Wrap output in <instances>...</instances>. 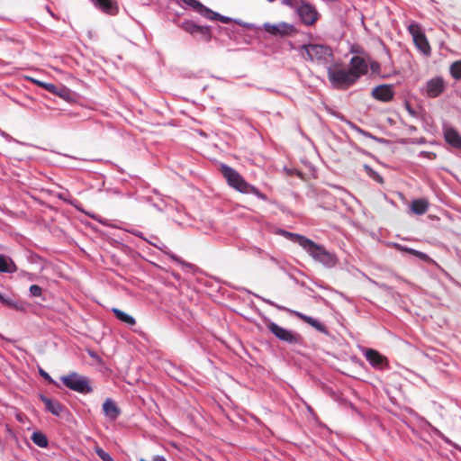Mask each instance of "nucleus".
<instances>
[{
    "label": "nucleus",
    "instance_id": "1",
    "mask_svg": "<svg viewBox=\"0 0 461 461\" xmlns=\"http://www.w3.org/2000/svg\"><path fill=\"white\" fill-rule=\"evenodd\" d=\"M285 234L292 241L299 244L314 260L328 267H333L337 264L336 256L323 246L300 234L291 232H285Z\"/></svg>",
    "mask_w": 461,
    "mask_h": 461
},
{
    "label": "nucleus",
    "instance_id": "2",
    "mask_svg": "<svg viewBox=\"0 0 461 461\" xmlns=\"http://www.w3.org/2000/svg\"><path fill=\"white\" fill-rule=\"evenodd\" d=\"M221 171L223 176L227 179L228 184L243 194H253L257 195L259 199L267 201V196L261 193L257 187L247 183L244 178L233 168L222 165Z\"/></svg>",
    "mask_w": 461,
    "mask_h": 461
},
{
    "label": "nucleus",
    "instance_id": "3",
    "mask_svg": "<svg viewBox=\"0 0 461 461\" xmlns=\"http://www.w3.org/2000/svg\"><path fill=\"white\" fill-rule=\"evenodd\" d=\"M302 57L318 64H328L333 59L330 47L323 44H305L301 47Z\"/></svg>",
    "mask_w": 461,
    "mask_h": 461
},
{
    "label": "nucleus",
    "instance_id": "4",
    "mask_svg": "<svg viewBox=\"0 0 461 461\" xmlns=\"http://www.w3.org/2000/svg\"><path fill=\"white\" fill-rule=\"evenodd\" d=\"M328 78L336 88L347 89L357 81L354 75L341 63H335L328 68Z\"/></svg>",
    "mask_w": 461,
    "mask_h": 461
},
{
    "label": "nucleus",
    "instance_id": "5",
    "mask_svg": "<svg viewBox=\"0 0 461 461\" xmlns=\"http://www.w3.org/2000/svg\"><path fill=\"white\" fill-rule=\"evenodd\" d=\"M408 32L411 35L416 48L424 55L429 56L431 48L421 27L418 23H413L408 26Z\"/></svg>",
    "mask_w": 461,
    "mask_h": 461
},
{
    "label": "nucleus",
    "instance_id": "6",
    "mask_svg": "<svg viewBox=\"0 0 461 461\" xmlns=\"http://www.w3.org/2000/svg\"><path fill=\"white\" fill-rule=\"evenodd\" d=\"M296 12L302 23L307 26L315 24L321 16L316 7L306 0L300 1Z\"/></svg>",
    "mask_w": 461,
    "mask_h": 461
},
{
    "label": "nucleus",
    "instance_id": "7",
    "mask_svg": "<svg viewBox=\"0 0 461 461\" xmlns=\"http://www.w3.org/2000/svg\"><path fill=\"white\" fill-rule=\"evenodd\" d=\"M267 327L277 339L289 344H298L302 339L299 334L288 330L275 322L269 321L267 323Z\"/></svg>",
    "mask_w": 461,
    "mask_h": 461
},
{
    "label": "nucleus",
    "instance_id": "8",
    "mask_svg": "<svg viewBox=\"0 0 461 461\" xmlns=\"http://www.w3.org/2000/svg\"><path fill=\"white\" fill-rule=\"evenodd\" d=\"M61 380L67 387L73 391L84 393L86 389V381L83 376H80L76 373L63 376Z\"/></svg>",
    "mask_w": 461,
    "mask_h": 461
},
{
    "label": "nucleus",
    "instance_id": "9",
    "mask_svg": "<svg viewBox=\"0 0 461 461\" xmlns=\"http://www.w3.org/2000/svg\"><path fill=\"white\" fill-rule=\"evenodd\" d=\"M348 68L350 72L355 76V80L357 81L361 76L367 73L368 63L364 58L354 56L350 59V67Z\"/></svg>",
    "mask_w": 461,
    "mask_h": 461
},
{
    "label": "nucleus",
    "instance_id": "10",
    "mask_svg": "<svg viewBox=\"0 0 461 461\" xmlns=\"http://www.w3.org/2000/svg\"><path fill=\"white\" fill-rule=\"evenodd\" d=\"M264 29L267 32L275 36L290 35L294 31V26L286 23H280L278 24L267 23L264 24Z\"/></svg>",
    "mask_w": 461,
    "mask_h": 461
},
{
    "label": "nucleus",
    "instance_id": "11",
    "mask_svg": "<svg viewBox=\"0 0 461 461\" xmlns=\"http://www.w3.org/2000/svg\"><path fill=\"white\" fill-rule=\"evenodd\" d=\"M371 95L378 101L389 102L393 99L394 91L392 85H380L372 90Z\"/></svg>",
    "mask_w": 461,
    "mask_h": 461
},
{
    "label": "nucleus",
    "instance_id": "12",
    "mask_svg": "<svg viewBox=\"0 0 461 461\" xmlns=\"http://www.w3.org/2000/svg\"><path fill=\"white\" fill-rule=\"evenodd\" d=\"M365 357L373 367L384 368L388 366L387 358L375 349H366L365 352Z\"/></svg>",
    "mask_w": 461,
    "mask_h": 461
},
{
    "label": "nucleus",
    "instance_id": "13",
    "mask_svg": "<svg viewBox=\"0 0 461 461\" xmlns=\"http://www.w3.org/2000/svg\"><path fill=\"white\" fill-rule=\"evenodd\" d=\"M445 90V82L442 77H434L426 84V94L430 98H436Z\"/></svg>",
    "mask_w": 461,
    "mask_h": 461
},
{
    "label": "nucleus",
    "instance_id": "14",
    "mask_svg": "<svg viewBox=\"0 0 461 461\" xmlns=\"http://www.w3.org/2000/svg\"><path fill=\"white\" fill-rule=\"evenodd\" d=\"M94 5L103 13L114 15L118 13V5L116 0H91Z\"/></svg>",
    "mask_w": 461,
    "mask_h": 461
},
{
    "label": "nucleus",
    "instance_id": "15",
    "mask_svg": "<svg viewBox=\"0 0 461 461\" xmlns=\"http://www.w3.org/2000/svg\"><path fill=\"white\" fill-rule=\"evenodd\" d=\"M291 313L294 314V316H296L297 318H299L300 320H302L303 321H304L305 323L309 324L310 326H312L318 331H320L323 334H328V330H327L326 326L324 324H322L321 322H320L318 320H316L312 317H310L308 315H305L297 311H291Z\"/></svg>",
    "mask_w": 461,
    "mask_h": 461
},
{
    "label": "nucleus",
    "instance_id": "16",
    "mask_svg": "<svg viewBox=\"0 0 461 461\" xmlns=\"http://www.w3.org/2000/svg\"><path fill=\"white\" fill-rule=\"evenodd\" d=\"M445 140L453 148L461 149V136L456 130L451 127L444 129Z\"/></svg>",
    "mask_w": 461,
    "mask_h": 461
},
{
    "label": "nucleus",
    "instance_id": "17",
    "mask_svg": "<svg viewBox=\"0 0 461 461\" xmlns=\"http://www.w3.org/2000/svg\"><path fill=\"white\" fill-rule=\"evenodd\" d=\"M103 411L106 417L115 420L120 415V409L112 399H106L103 404Z\"/></svg>",
    "mask_w": 461,
    "mask_h": 461
},
{
    "label": "nucleus",
    "instance_id": "18",
    "mask_svg": "<svg viewBox=\"0 0 461 461\" xmlns=\"http://www.w3.org/2000/svg\"><path fill=\"white\" fill-rule=\"evenodd\" d=\"M44 89L59 96L60 98H62L64 100L69 99L70 93H69L68 89L66 88L65 86H57L53 84L46 83V85L44 86Z\"/></svg>",
    "mask_w": 461,
    "mask_h": 461
},
{
    "label": "nucleus",
    "instance_id": "19",
    "mask_svg": "<svg viewBox=\"0 0 461 461\" xmlns=\"http://www.w3.org/2000/svg\"><path fill=\"white\" fill-rule=\"evenodd\" d=\"M17 271V267L14 262L4 255H0V272L14 273Z\"/></svg>",
    "mask_w": 461,
    "mask_h": 461
},
{
    "label": "nucleus",
    "instance_id": "20",
    "mask_svg": "<svg viewBox=\"0 0 461 461\" xmlns=\"http://www.w3.org/2000/svg\"><path fill=\"white\" fill-rule=\"evenodd\" d=\"M411 211L418 215L424 214L429 208V202L425 199H417L411 203Z\"/></svg>",
    "mask_w": 461,
    "mask_h": 461
},
{
    "label": "nucleus",
    "instance_id": "21",
    "mask_svg": "<svg viewBox=\"0 0 461 461\" xmlns=\"http://www.w3.org/2000/svg\"><path fill=\"white\" fill-rule=\"evenodd\" d=\"M203 16L209 20H219L223 23H230L232 21L231 18L221 15L220 14L215 13L207 7L203 10Z\"/></svg>",
    "mask_w": 461,
    "mask_h": 461
},
{
    "label": "nucleus",
    "instance_id": "22",
    "mask_svg": "<svg viewBox=\"0 0 461 461\" xmlns=\"http://www.w3.org/2000/svg\"><path fill=\"white\" fill-rule=\"evenodd\" d=\"M113 312L114 315L116 316V318L118 320H120L121 321H122L130 326H132L136 323L135 319L132 316L129 315L128 313L124 312L123 311L117 309V308H113Z\"/></svg>",
    "mask_w": 461,
    "mask_h": 461
},
{
    "label": "nucleus",
    "instance_id": "23",
    "mask_svg": "<svg viewBox=\"0 0 461 461\" xmlns=\"http://www.w3.org/2000/svg\"><path fill=\"white\" fill-rule=\"evenodd\" d=\"M32 442L40 447H47L49 445L48 438L41 431H35L32 435Z\"/></svg>",
    "mask_w": 461,
    "mask_h": 461
},
{
    "label": "nucleus",
    "instance_id": "24",
    "mask_svg": "<svg viewBox=\"0 0 461 461\" xmlns=\"http://www.w3.org/2000/svg\"><path fill=\"white\" fill-rule=\"evenodd\" d=\"M42 402H44L46 408L54 415H59L62 407L59 402H54L50 399L46 397H41Z\"/></svg>",
    "mask_w": 461,
    "mask_h": 461
},
{
    "label": "nucleus",
    "instance_id": "25",
    "mask_svg": "<svg viewBox=\"0 0 461 461\" xmlns=\"http://www.w3.org/2000/svg\"><path fill=\"white\" fill-rule=\"evenodd\" d=\"M93 443H94L93 447H94L95 452L103 461H113V457L106 451H104L101 447H99L95 440H93Z\"/></svg>",
    "mask_w": 461,
    "mask_h": 461
},
{
    "label": "nucleus",
    "instance_id": "26",
    "mask_svg": "<svg viewBox=\"0 0 461 461\" xmlns=\"http://www.w3.org/2000/svg\"><path fill=\"white\" fill-rule=\"evenodd\" d=\"M180 27L187 33L194 35L198 32V29L200 26L194 23L193 22L186 21V22L182 23Z\"/></svg>",
    "mask_w": 461,
    "mask_h": 461
},
{
    "label": "nucleus",
    "instance_id": "27",
    "mask_svg": "<svg viewBox=\"0 0 461 461\" xmlns=\"http://www.w3.org/2000/svg\"><path fill=\"white\" fill-rule=\"evenodd\" d=\"M399 249L404 252L410 253V254L419 258L420 259H422V260L429 259V256L421 251H419V250H416V249H413L411 248L401 247V246H399Z\"/></svg>",
    "mask_w": 461,
    "mask_h": 461
},
{
    "label": "nucleus",
    "instance_id": "28",
    "mask_svg": "<svg viewBox=\"0 0 461 461\" xmlns=\"http://www.w3.org/2000/svg\"><path fill=\"white\" fill-rule=\"evenodd\" d=\"M185 4L193 7L195 11H197L201 15L203 14V10L206 9L202 3L197 0H182Z\"/></svg>",
    "mask_w": 461,
    "mask_h": 461
},
{
    "label": "nucleus",
    "instance_id": "29",
    "mask_svg": "<svg viewBox=\"0 0 461 461\" xmlns=\"http://www.w3.org/2000/svg\"><path fill=\"white\" fill-rule=\"evenodd\" d=\"M450 74L455 79H461V60L456 61L451 65Z\"/></svg>",
    "mask_w": 461,
    "mask_h": 461
},
{
    "label": "nucleus",
    "instance_id": "30",
    "mask_svg": "<svg viewBox=\"0 0 461 461\" xmlns=\"http://www.w3.org/2000/svg\"><path fill=\"white\" fill-rule=\"evenodd\" d=\"M364 169L366 172V174L371 178H373L375 181H376V182H378L380 184L384 183L383 177L376 171H375L371 167H369L368 165H365L364 166Z\"/></svg>",
    "mask_w": 461,
    "mask_h": 461
},
{
    "label": "nucleus",
    "instance_id": "31",
    "mask_svg": "<svg viewBox=\"0 0 461 461\" xmlns=\"http://www.w3.org/2000/svg\"><path fill=\"white\" fill-rule=\"evenodd\" d=\"M196 34H198L204 41H209L212 37L210 29L206 26H200Z\"/></svg>",
    "mask_w": 461,
    "mask_h": 461
},
{
    "label": "nucleus",
    "instance_id": "32",
    "mask_svg": "<svg viewBox=\"0 0 461 461\" xmlns=\"http://www.w3.org/2000/svg\"><path fill=\"white\" fill-rule=\"evenodd\" d=\"M88 355L93 359V363L99 366V370L103 371V369L104 368V364L103 362V359L96 353L90 351V350H88Z\"/></svg>",
    "mask_w": 461,
    "mask_h": 461
},
{
    "label": "nucleus",
    "instance_id": "33",
    "mask_svg": "<svg viewBox=\"0 0 461 461\" xmlns=\"http://www.w3.org/2000/svg\"><path fill=\"white\" fill-rule=\"evenodd\" d=\"M368 66L373 73L378 74L381 69L380 64L375 60L368 59Z\"/></svg>",
    "mask_w": 461,
    "mask_h": 461
},
{
    "label": "nucleus",
    "instance_id": "34",
    "mask_svg": "<svg viewBox=\"0 0 461 461\" xmlns=\"http://www.w3.org/2000/svg\"><path fill=\"white\" fill-rule=\"evenodd\" d=\"M0 301L9 306V307H12V308H14V309H19V307L10 299H7L5 298L3 294H0Z\"/></svg>",
    "mask_w": 461,
    "mask_h": 461
},
{
    "label": "nucleus",
    "instance_id": "35",
    "mask_svg": "<svg viewBox=\"0 0 461 461\" xmlns=\"http://www.w3.org/2000/svg\"><path fill=\"white\" fill-rule=\"evenodd\" d=\"M282 4L291 8H297V6L300 5V2L297 0H282Z\"/></svg>",
    "mask_w": 461,
    "mask_h": 461
},
{
    "label": "nucleus",
    "instance_id": "36",
    "mask_svg": "<svg viewBox=\"0 0 461 461\" xmlns=\"http://www.w3.org/2000/svg\"><path fill=\"white\" fill-rule=\"evenodd\" d=\"M30 292L33 296H40L41 294V288L36 285L30 287Z\"/></svg>",
    "mask_w": 461,
    "mask_h": 461
},
{
    "label": "nucleus",
    "instance_id": "37",
    "mask_svg": "<svg viewBox=\"0 0 461 461\" xmlns=\"http://www.w3.org/2000/svg\"><path fill=\"white\" fill-rule=\"evenodd\" d=\"M31 80H32L34 84H36L37 86H41V87H43V88H44V86L46 85V83H45V82H42V81H40V80H37V79H34V78H31Z\"/></svg>",
    "mask_w": 461,
    "mask_h": 461
},
{
    "label": "nucleus",
    "instance_id": "38",
    "mask_svg": "<svg viewBox=\"0 0 461 461\" xmlns=\"http://www.w3.org/2000/svg\"><path fill=\"white\" fill-rule=\"evenodd\" d=\"M31 80H32L34 84H36L37 86H41V87H43V88H44V86L46 85V83H45V82H42V81H40V80H37V79H34V78H31Z\"/></svg>",
    "mask_w": 461,
    "mask_h": 461
},
{
    "label": "nucleus",
    "instance_id": "39",
    "mask_svg": "<svg viewBox=\"0 0 461 461\" xmlns=\"http://www.w3.org/2000/svg\"><path fill=\"white\" fill-rule=\"evenodd\" d=\"M40 373H41V375L44 378L48 379L49 381H52V380H51V378L50 377V375H49L46 372H44V371L41 370V371H40Z\"/></svg>",
    "mask_w": 461,
    "mask_h": 461
},
{
    "label": "nucleus",
    "instance_id": "40",
    "mask_svg": "<svg viewBox=\"0 0 461 461\" xmlns=\"http://www.w3.org/2000/svg\"><path fill=\"white\" fill-rule=\"evenodd\" d=\"M153 461H167V460L163 456H156L153 458Z\"/></svg>",
    "mask_w": 461,
    "mask_h": 461
},
{
    "label": "nucleus",
    "instance_id": "41",
    "mask_svg": "<svg viewBox=\"0 0 461 461\" xmlns=\"http://www.w3.org/2000/svg\"><path fill=\"white\" fill-rule=\"evenodd\" d=\"M171 258L176 262H181V260L175 255H172Z\"/></svg>",
    "mask_w": 461,
    "mask_h": 461
},
{
    "label": "nucleus",
    "instance_id": "42",
    "mask_svg": "<svg viewBox=\"0 0 461 461\" xmlns=\"http://www.w3.org/2000/svg\"><path fill=\"white\" fill-rule=\"evenodd\" d=\"M17 420H20V421H23V417L22 414H18L17 416Z\"/></svg>",
    "mask_w": 461,
    "mask_h": 461
},
{
    "label": "nucleus",
    "instance_id": "43",
    "mask_svg": "<svg viewBox=\"0 0 461 461\" xmlns=\"http://www.w3.org/2000/svg\"><path fill=\"white\" fill-rule=\"evenodd\" d=\"M407 108H408L409 113L413 115L414 112L409 106Z\"/></svg>",
    "mask_w": 461,
    "mask_h": 461
},
{
    "label": "nucleus",
    "instance_id": "44",
    "mask_svg": "<svg viewBox=\"0 0 461 461\" xmlns=\"http://www.w3.org/2000/svg\"><path fill=\"white\" fill-rule=\"evenodd\" d=\"M87 391H88V393H90V391H91V388L89 386L87 388Z\"/></svg>",
    "mask_w": 461,
    "mask_h": 461
}]
</instances>
